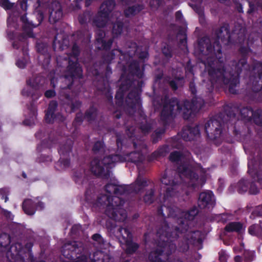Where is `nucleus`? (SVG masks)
I'll return each instance as SVG.
<instances>
[{
  "instance_id": "864d4df0",
  "label": "nucleus",
  "mask_w": 262,
  "mask_h": 262,
  "mask_svg": "<svg viewBox=\"0 0 262 262\" xmlns=\"http://www.w3.org/2000/svg\"><path fill=\"white\" fill-rule=\"evenodd\" d=\"M155 2H156L157 4H158V0H155ZM154 3H155V1H153V2H150V5H151V7H155V6H156L155 5Z\"/></svg>"
},
{
  "instance_id": "1a4fd4ad",
  "label": "nucleus",
  "mask_w": 262,
  "mask_h": 262,
  "mask_svg": "<svg viewBox=\"0 0 262 262\" xmlns=\"http://www.w3.org/2000/svg\"><path fill=\"white\" fill-rule=\"evenodd\" d=\"M178 172L180 177L182 179H184V181L186 183H188L189 185L194 186L199 183L200 180H199L197 175L192 171L187 164L180 165L178 167Z\"/></svg>"
},
{
  "instance_id": "c03bdc74",
  "label": "nucleus",
  "mask_w": 262,
  "mask_h": 262,
  "mask_svg": "<svg viewBox=\"0 0 262 262\" xmlns=\"http://www.w3.org/2000/svg\"><path fill=\"white\" fill-rule=\"evenodd\" d=\"M38 18L39 24H40V22L42 21V20L43 18V15L41 12H38Z\"/></svg>"
},
{
  "instance_id": "4d7b16f0",
  "label": "nucleus",
  "mask_w": 262,
  "mask_h": 262,
  "mask_svg": "<svg viewBox=\"0 0 262 262\" xmlns=\"http://www.w3.org/2000/svg\"><path fill=\"white\" fill-rule=\"evenodd\" d=\"M142 128V130L144 132V133H146V132H147L148 129H149V127H148L147 129H145L144 128H143V127H141Z\"/></svg>"
},
{
  "instance_id": "412c9836",
  "label": "nucleus",
  "mask_w": 262,
  "mask_h": 262,
  "mask_svg": "<svg viewBox=\"0 0 262 262\" xmlns=\"http://www.w3.org/2000/svg\"><path fill=\"white\" fill-rule=\"evenodd\" d=\"M147 181L143 178L139 176L135 184L134 191L136 192L140 191L143 187L146 185Z\"/></svg>"
},
{
  "instance_id": "603ef678",
  "label": "nucleus",
  "mask_w": 262,
  "mask_h": 262,
  "mask_svg": "<svg viewBox=\"0 0 262 262\" xmlns=\"http://www.w3.org/2000/svg\"><path fill=\"white\" fill-rule=\"evenodd\" d=\"M0 193L2 194H3V193L7 194V190L5 189H1V190H0Z\"/></svg>"
},
{
  "instance_id": "37998d69",
  "label": "nucleus",
  "mask_w": 262,
  "mask_h": 262,
  "mask_svg": "<svg viewBox=\"0 0 262 262\" xmlns=\"http://www.w3.org/2000/svg\"><path fill=\"white\" fill-rule=\"evenodd\" d=\"M75 262H87V258L85 256H82L81 258H78Z\"/></svg>"
},
{
  "instance_id": "39448f33",
  "label": "nucleus",
  "mask_w": 262,
  "mask_h": 262,
  "mask_svg": "<svg viewBox=\"0 0 262 262\" xmlns=\"http://www.w3.org/2000/svg\"><path fill=\"white\" fill-rule=\"evenodd\" d=\"M9 243V237L7 234L2 235L0 236V244L4 248L5 252L8 258L10 260L24 259L25 250L23 249L21 244L17 243L9 248L8 246Z\"/></svg>"
},
{
  "instance_id": "f257e3e1",
  "label": "nucleus",
  "mask_w": 262,
  "mask_h": 262,
  "mask_svg": "<svg viewBox=\"0 0 262 262\" xmlns=\"http://www.w3.org/2000/svg\"><path fill=\"white\" fill-rule=\"evenodd\" d=\"M120 186L114 184H108L105 186L106 191L109 194L103 195L99 198V203L106 205V213L111 218L119 221H123L126 217L125 210L121 208L118 203H120V199L118 197L112 198L110 194L113 193L117 194L120 189Z\"/></svg>"
},
{
  "instance_id": "5701e85b",
  "label": "nucleus",
  "mask_w": 262,
  "mask_h": 262,
  "mask_svg": "<svg viewBox=\"0 0 262 262\" xmlns=\"http://www.w3.org/2000/svg\"><path fill=\"white\" fill-rule=\"evenodd\" d=\"M40 79L39 77L33 78L28 82V84L32 89H36L40 82Z\"/></svg>"
},
{
  "instance_id": "c85d7f7f",
  "label": "nucleus",
  "mask_w": 262,
  "mask_h": 262,
  "mask_svg": "<svg viewBox=\"0 0 262 262\" xmlns=\"http://www.w3.org/2000/svg\"><path fill=\"white\" fill-rule=\"evenodd\" d=\"M0 6L5 9H10L13 6V4L9 2V0H0Z\"/></svg>"
},
{
  "instance_id": "2f4dec72",
  "label": "nucleus",
  "mask_w": 262,
  "mask_h": 262,
  "mask_svg": "<svg viewBox=\"0 0 262 262\" xmlns=\"http://www.w3.org/2000/svg\"><path fill=\"white\" fill-rule=\"evenodd\" d=\"M35 115H36V112H35V111H33V112L32 113V116H31V117L30 122H28V120H26L24 121V123L28 125H31L32 124H33L34 123V121H35Z\"/></svg>"
},
{
  "instance_id": "c756f323",
  "label": "nucleus",
  "mask_w": 262,
  "mask_h": 262,
  "mask_svg": "<svg viewBox=\"0 0 262 262\" xmlns=\"http://www.w3.org/2000/svg\"><path fill=\"white\" fill-rule=\"evenodd\" d=\"M20 4L21 9L24 11H26L27 10V7L28 5H30L32 2L31 0H19Z\"/></svg>"
},
{
  "instance_id": "13d9d810",
  "label": "nucleus",
  "mask_w": 262,
  "mask_h": 262,
  "mask_svg": "<svg viewBox=\"0 0 262 262\" xmlns=\"http://www.w3.org/2000/svg\"><path fill=\"white\" fill-rule=\"evenodd\" d=\"M229 91L231 93H235L234 90L232 89V88H231V85H230V88H229Z\"/></svg>"
},
{
  "instance_id": "cd10ccee",
  "label": "nucleus",
  "mask_w": 262,
  "mask_h": 262,
  "mask_svg": "<svg viewBox=\"0 0 262 262\" xmlns=\"http://www.w3.org/2000/svg\"><path fill=\"white\" fill-rule=\"evenodd\" d=\"M154 192L152 190L148 191L144 198V200L146 203L150 204L152 202Z\"/></svg>"
},
{
  "instance_id": "b1692460",
  "label": "nucleus",
  "mask_w": 262,
  "mask_h": 262,
  "mask_svg": "<svg viewBox=\"0 0 262 262\" xmlns=\"http://www.w3.org/2000/svg\"><path fill=\"white\" fill-rule=\"evenodd\" d=\"M142 9V7H129L128 9L125 10V14L126 16H129L130 15H133L137 12H139L140 10Z\"/></svg>"
},
{
  "instance_id": "3c124183",
  "label": "nucleus",
  "mask_w": 262,
  "mask_h": 262,
  "mask_svg": "<svg viewBox=\"0 0 262 262\" xmlns=\"http://www.w3.org/2000/svg\"><path fill=\"white\" fill-rule=\"evenodd\" d=\"M235 260L236 262H240L241 260V257L240 256H237L235 257Z\"/></svg>"
},
{
  "instance_id": "052dcab7",
  "label": "nucleus",
  "mask_w": 262,
  "mask_h": 262,
  "mask_svg": "<svg viewBox=\"0 0 262 262\" xmlns=\"http://www.w3.org/2000/svg\"><path fill=\"white\" fill-rule=\"evenodd\" d=\"M2 198H3H3H4V199H5V202H6L7 201V200H8V198H7V196H6L4 198V195H3V196H2Z\"/></svg>"
},
{
  "instance_id": "72a5a7b5",
  "label": "nucleus",
  "mask_w": 262,
  "mask_h": 262,
  "mask_svg": "<svg viewBox=\"0 0 262 262\" xmlns=\"http://www.w3.org/2000/svg\"><path fill=\"white\" fill-rule=\"evenodd\" d=\"M89 18V15L88 13L84 14L83 16H80L79 17V22L81 24H83L85 22L88 18Z\"/></svg>"
},
{
  "instance_id": "f704fd0d",
  "label": "nucleus",
  "mask_w": 262,
  "mask_h": 262,
  "mask_svg": "<svg viewBox=\"0 0 262 262\" xmlns=\"http://www.w3.org/2000/svg\"><path fill=\"white\" fill-rule=\"evenodd\" d=\"M188 133H190V134H191V132L189 130H184L183 132V133H182V137L185 140H189L190 139V138H189L187 136V134Z\"/></svg>"
},
{
  "instance_id": "423d86ee",
  "label": "nucleus",
  "mask_w": 262,
  "mask_h": 262,
  "mask_svg": "<svg viewBox=\"0 0 262 262\" xmlns=\"http://www.w3.org/2000/svg\"><path fill=\"white\" fill-rule=\"evenodd\" d=\"M115 6V2L113 0L102 4L100 8V11L96 17L94 24L99 28L103 27L105 25L108 20L111 18V12Z\"/></svg>"
},
{
  "instance_id": "f8f14e48",
  "label": "nucleus",
  "mask_w": 262,
  "mask_h": 262,
  "mask_svg": "<svg viewBox=\"0 0 262 262\" xmlns=\"http://www.w3.org/2000/svg\"><path fill=\"white\" fill-rule=\"evenodd\" d=\"M213 194L211 191L202 192L199 198V206L201 208H210L214 205Z\"/></svg>"
},
{
  "instance_id": "a19ab883",
  "label": "nucleus",
  "mask_w": 262,
  "mask_h": 262,
  "mask_svg": "<svg viewBox=\"0 0 262 262\" xmlns=\"http://www.w3.org/2000/svg\"><path fill=\"white\" fill-rule=\"evenodd\" d=\"M201 101L202 100L200 99L196 102L193 101V107L196 108H200L202 107L201 105Z\"/></svg>"
},
{
  "instance_id": "a18cd8bd",
  "label": "nucleus",
  "mask_w": 262,
  "mask_h": 262,
  "mask_svg": "<svg viewBox=\"0 0 262 262\" xmlns=\"http://www.w3.org/2000/svg\"><path fill=\"white\" fill-rule=\"evenodd\" d=\"M220 259L221 261H224L226 259V256L224 255V252H221L220 253Z\"/></svg>"
},
{
  "instance_id": "e433bc0d",
  "label": "nucleus",
  "mask_w": 262,
  "mask_h": 262,
  "mask_svg": "<svg viewBox=\"0 0 262 262\" xmlns=\"http://www.w3.org/2000/svg\"><path fill=\"white\" fill-rule=\"evenodd\" d=\"M102 147H103L102 143H101V142H97L95 144V145L93 147V150H95V151L98 150L100 149V148H101Z\"/></svg>"
},
{
  "instance_id": "0e129e2a",
  "label": "nucleus",
  "mask_w": 262,
  "mask_h": 262,
  "mask_svg": "<svg viewBox=\"0 0 262 262\" xmlns=\"http://www.w3.org/2000/svg\"><path fill=\"white\" fill-rule=\"evenodd\" d=\"M51 84H53V86H54V84L53 83V79L51 80Z\"/></svg>"
},
{
  "instance_id": "a878e982",
  "label": "nucleus",
  "mask_w": 262,
  "mask_h": 262,
  "mask_svg": "<svg viewBox=\"0 0 262 262\" xmlns=\"http://www.w3.org/2000/svg\"><path fill=\"white\" fill-rule=\"evenodd\" d=\"M169 159L171 161L177 162L179 160L183 159V157H182L179 152L175 151L171 153L169 156Z\"/></svg>"
},
{
  "instance_id": "bf43d9fd",
  "label": "nucleus",
  "mask_w": 262,
  "mask_h": 262,
  "mask_svg": "<svg viewBox=\"0 0 262 262\" xmlns=\"http://www.w3.org/2000/svg\"><path fill=\"white\" fill-rule=\"evenodd\" d=\"M163 52L165 54L166 56H170V53H167L164 51V50H163Z\"/></svg>"
},
{
  "instance_id": "6e6552de",
  "label": "nucleus",
  "mask_w": 262,
  "mask_h": 262,
  "mask_svg": "<svg viewBox=\"0 0 262 262\" xmlns=\"http://www.w3.org/2000/svg\"><path fill=\"white\" fill-rule=\"evenodd\" d=\"M78 50L76 46H74L73 48V55L69 57V67L68 72L69 74L66 75V78L69 77H79L81 75L82 70L79 67V65L77 62L76 56L78 55Z\"/></svg>"
},
{
  "instance_id": "58836bf2",
  "label": "nucleus",
  "mask_w": 262,
  "mask_h": 262,
  "mask_svg": "<svg viewBox=\"0 0 262 262\" xmlns=\"http://www.w3.org/2000/svg\"><path fill=\"white\" fill-rule=\"evenodd\" d=\"M26 63L27 61L26 60H18L16 62L17 66L20 68H24L26 66Z\"/></svg>"
},
{
  "instance_id": "4468645a",
  "label": "nucleus",
  "mask_w": 262,
  "mask_h": 262,
  "mask_svg": "<svg viewBox=\"0 0 262 262\" xmlns=\"http://www.w3.org/2000/svg\"><path fill=\"white\" fill-rule=\"evenodd\" d=\"M71 149L72 144L70 143L67 145L62 146L59 150L61 155L59 164L62 169L66 168L70 165V161L67 158L71 155Z\"/></svg>"
},
{
  "instance_id": "f03ea898",
  "label": "nucleus",
  "mask_w": 262,
  "mask_h": 262,
  "mask_svg": "<svg viewBox=\"0 0 262 262\" xmlns=\"http://www.w3.org/2000/svg\"><path fill=\"white\" fill-rule=\"evenodd\" d=\"M143 159L142 154L139 152H132L126 157H122L119 155L104 158L102 161L95 159L91 162V169L94 174L97 176H102L107 174V169L111 168L114 163L122 162L125 161H130L133 162L141 161Z\"/></svg>"
},
{
  "instance_id": "6ab92c4d",
  "label": "nucleus",
  "mask_w": 262,
  "mask_h": 262,
  "mask_svg": "<svg viewBox=\"0 0 262 262\" xmlns=\"http://www.w3.org/2000/svg\"><path fill=\"white\" fill-rule=\"evenodd\" d=\"M34 206V202L30 199L26 200L23 203V209L25 212L29 215H32L34 213L35 211L33 209H30Z\"/></svg>"
},
{
  "instance_id": "338daca9",
  "label": "nucleus",
  "mask_w": 262,
  "mask_h": 262,
  "mask_svg": "<svg viewBox=\"0 0 262 262\" xmlns=\"http://www.w3.org/2000/svg\"><path fill=\"white\" fill-rule=\"evenodd\" d=\"M177 237V234H175L174 236H173L174 238H176Z\"/></svg>"
},
{
  "instance_id": "7c9ffc66",
  "label": "nucleus",
  "mask_w": 262,
  "mask_h": 262,
  "mask_svg": "<svg viewBox=\"0 0 262 262\" xmlns=\"http://www.w3.org/2000/svg\"><path fill=\"white\" fill-rule=\"evenodd\" d=\"M259 192L258 189L256 187V186L253 184H250V188H249V192L252 194H257Z\"/></svg>"
},
{
  "instance_id": "e2e57ef3",
  "label": "nucleus",
  "mask_w": 262,
  "mask_h": 262,
  "mask_svg": "<svg viewBox=\"0 0 262 262\" xmlns=\"http://www.w3.org/2000/svg\"><path fill=\"white\" fill-rule=\"evenodd\" d=\"M21 19L22 20V21H23L25 22V16H23V17L21 18Z\"/></svg>"
},
{
  "instance_id": "49530a36",
  "label": "nucleus",
  "mask_w": 262,
  "mask_h": 262,
  "mask_svg": "<svg viewBox=\"0 0 262 262\" xmlns=\"http://www.w3.org/2000/svg\"><path fill=\"white\" fill-rule=\"evenodd\" d=\"M248 167H249L248 172L250 174L252 175V176H253V173L254 172V170L253 169L252 166L251 165V164L249 163L248 164Z\"/></svg>"
},
{
  "instance_id": "7ed1b4c3",
  "label": "nucleus",
  "mask_w": 262,
  "mask_h": 262,
  "mask_svg": "<svg viewBox=\"0 0 262 262\" xmlns=\"http://www.w3.org/2000/svg\"><path fill=\"white\" fill-rule=\"evenodd\" d=\"M169 228L165 227L164 230H160L158 233L159 234V239L158 247L159 248H162L163 250L159 251L152 252L149 255V259L153 262H158V256L162 252H165L167 254H169L176 249V246L173 244L168 242V238L171 236L168 235Z\"/></svg>"
},
{
  "instance_id": "774afa93",
  "label": "nucleus",
  "mask_w": 262,
  "mask_h": 262,
  "mask_svg": "<svg viewBox=\"0 0 262 262\" xmlns=\"http://www.w3.org/2000/svg\"><path fill=\"white\" fill-rule=\"evenodd\" d=\"M23 177H24L25 178H26V175L25 173H24V174H23Z\"/></svg>"
},
{
  "instance_id": "c9c22d12",
  "label": "nucleus",
  "mask_w": 262,
  "mask_h": 262,
  "mask_svg": "<svg viewBox=\"0 0 262 262\" xmlns=\"http://www.w3.org/2000/svg\"><path fill=\"white\" fill-rule=\"evenodd\" d=\"M68 105H70V107H71V111H74L75 108L78 107L80 105V103L79 102L76 101L75 102V106L73 104V101H70L68 102Z\"/></svg>"
},
{
  "instance_id": "09e8293b",
  "label": "nucleus",
  "mask_w": 262,
  "mask_h": 262,
  "mask_svg": "<svg viewBox=\"0 0 262 262\" xmlns=\"http://www.w3.org/2000/svg\"><path fill=\"white\" fill-rule=\"evenodd\" d=\"M28 90L26 89H25L24 90H23V91L22 92L23 94L24 95H26V96L30 95V94L28 93Z\"/></svg>"
},
{
  "instance_id": "8fccbe9b",
  "label": "nucleus",
  "mask_w": 262,
  "mask_h": 262,
  "mask_svg": "<svg viewBox=\"0 0 262 262\" xmlns=\"http://www.w3.org/2000/svg\"><path fill=\"white\" fill-rule=\"evenodd\" d=\"M181 16H182V14H181V12H177L176 13V17H177V18H178V19H180V18H181Z\"/></svg>"
},
{
  "instance_id": "9d476101",
  "label": "nucleus",
  "mask_w": 262,
  "mask_h": 262,
  "mask_svg": "<svg viewBox=\"0 0 262 262\" xmlns=\"http://www.w3.org/2000/svg\"><path fill=\"white\" fill-rule=\"evenodd\" d=\"M222 67V63L220 62L219 60H215L211 62L208 61L207 65L206 66V69L208 71V74L212 78H221L224 80L225 83H227L225 79L226 73H224V70H221V68Z\"/></svg>"
},
{
  "instance_id": "ea45409f",
  "label": "nucleus",
  "mask_w": 262,
  "mask_h": 262,
  "mask_svg": "<svg viewBox=\"0 0 262 262\" xmlns=\"http://www.w3.org/2000/svg\"><path fill=\"white\" fill-rule=\"evenodd\" d=\"M55 95V92L53 90H49L46 92L45 96L47 98H51Z\"/></svg>"
},
{
  "instance_id": "0eeeda50",
  "label": "nucleus",
  "mask_w": 262,
  "mask_h": 262,
  "mask_svg": "<svg viewBox=\"0 0 262 262\" xmlns=\"http://www.w3.org/2000/svg\"><path fill=\"white\" fill-rule=\"evenodd\" d=\"M116 236L127 253H133L138 248V245L132 242V235L127 229L119 228L116 232Z\"/></svg>"
},
{
  "instance_id": "5fc2aeb1",
  "label": "nucleus",
  "mask_w": 262,
  "mask_h": 262,
  "mask_svg": "<svg viewBox=\"0 0 262 262\" xmlns=\"http://www.w3.org/2000/svg\"><path fill=\"white\" fill-rule=\"evenodd\" d=\"M43 203L41 202L38 203V207L40 208V209H42L43 208Z\"/></svg>"
},
{
  "instance_id": "2eb2a0df",
  "label": "nucleus",
  "mask_w": 262,
  "mask_h": 262,
  "mask_svg": "<svg viewBox=\"0 0 262 262\" xmlns=\"http://www.w3.org/2000/svg\"><path fill=\"white\" fill-rule=\"evenodd\" d=\"M171 179V177L164 174L161 179L162 184L167 186L166 188V195L167 196L171 195L172 194L171 191L172 190L176 188L177 184L178 182V181L176 182H174Z\"/></svg>"
},
{
  "instance_id": "79ce46f5",
  "label": "nucleus",
  "mask_w": 262,
  "mask_h": 262,
  "mask_svg": "<svg viewBox=\"0 0 262 262\" xmlns=\"http://www.w3.org/2000/svg\"><path fill=\"white\" fill-rule=\"evenodd\" d=\"M93 239L94 241H98L100 242L102 241V238L99 234H96L93 235Z\"/></svg>"
},
{
  "instance_id": "aec40b11",
  "label": "nucleus",
  "mask_w": 262,
  "mask_h": 262,
  "mask_svg": "<svg viewBox=\"0 0 262 262\" xmlns=\"http://www.w3.org/2000/svg\"><path fill=\"white\" fill-rule=\"evenodd\" d=\"M99 37L97 38V42L101 44V46L100 47V48L107 49L110 47L112 44V41L109 40L108 42L106 43L105 40L103 39V37L105 36V33L101 31H99Z\"/></svg>"
},
{
  "instance_id": "69168bd1",
  "label": "nucleus",
  "mask_w": 262,
  "mask_h": 262,
  "mask_svg": "<svg viewBox=\"0 0 262 262\" xmlns=\"http://www.w3.org/2000/svg\"><path fill=\"white\" fill-rule=\"evenodd\" d=\"M235 82L236 83H238V80L237 79H235Z\"/></svg>"
},
{
  "instance_id": "4be33fe9",
  "label": "nucleus",
  "mask_w": 262,
  "mask_h": 262,
  "mask_svg": "<svg viewBox=\"0 0 262 262\" xmlns=\"http://www.w3.org/2000/svg\"><path fill=\"white\" fill-rule=\"evenodd\" d=\"M249 233L252 235L262 236V228L258 225H253L249 228Z\"/></svg>"
},
{
  "instance_id": "20e7f679",
  "label": "nucleus",
  "mask_w": 262,
  "mask_h": 262,
  "mask_svg": "<svg viewBox=\"0 0 262 262\" xmlns=\"http://www.w3.org/2000/svg\"><path fill=\"white\" fill-rule=\"evenodd\" d=\"M191 104L188 101L180 103L177 99H172L164 105L162 115L165 116L182 113L187 119L191 112Z\"/></svg>"
},
{
  "instance_id": "393cba45",
  "label": "nucleus",
  "mask_w": 262,
  "mask_h": 262,
  "mask_svg": "<svg viewBox=\"0 0 262 262\" xmlns=\"http://www.w3.org/2000/svg\"><path fill=\"white\" fill-rule=\"evenodd\" d=\"M122 24L121 22L117 23L115 24L113 29V33L114 34L118 35L120 34L122 32Z\"/></svg>"
},
{
  "instance_id": "9b49d317",
  "label": "nucleus",
  "mask_w": 262,
  "mask_h": 262,
  "mask_svg": "<svg viewBox=\"0 0 262 262\" xmlns=\"http://www.w3.org/2000/svg\"><path fill=\"white\" fill-rule=\"evenodd\" d=\"M205 130L209 138L215 139L221 134V126L216 120H210L205 124Z\"/></svg>"
},
{
  "instance_id": "4c0bfd02",
  "label": "nucleus",
  "mask_w": 262,
  "mask_h": 262,
  "mask_svg": "<svg viewBox=\"0 0 262 262\" xmlns=\"http://www.w3.org/2000/svg\"><path fill=\"white\" fill-rule=\"evenodd\" d=\"M177 81H171L170 82V86H171V88L174 89V90H176L178 88V85L179 84H178V82L180 81V79H176V80Z\"/></svg>"
},
{
  "instance_id": "a211bd4d",
  "label": "nucleus",
  "mask_w": 262,
  "mask_h": 262,
  "mask_svg": "<svg viewBox=\"0 0 262 262\" xmlns=\"http://www.w3.org/2000/svg\"><path fill=\"white\" fill-rule=\"evenodd\" d=\"M243 229L242 225L238 222H232L228 224L226 227V230L228 231H235L241 232Z\"/></svg>"
},
{
  "instance_id": "6e6d98bb",
  "label": "nucleus",
  "mask_w": 262,
  "mask_h": 262,
  "mask_svg": "<svg viewBox=\"0 0 262 262\" xmlns=\"http://www.w3.org/2000/svg\"><path fill=\"white\" fill-rule=\"evenodd\" d=\"M27 35H28V37H33V35H32V33H31V32L30 31H29L27 33Z\"/></svg>"
},
{
  "instance_id": "bb28decb",
  "label": "nucleus",
  "mask_w": 262,
  "mask_h": 262,
  "mask_svg": "<svg viewBox=\"0 0 262 262\" xmlns=\"http://www.w3.org/2000/svg\"><path fill=\"white\" fill-rule=\"evenodd\" d=\"M249 183L245 180H242L238 183V187L241 192L246 191L248 189Z\"/></svg>"
},
{
  "instance_id": "680f3d73",
  "label": "nucleus",
  "mask_w": 262,
  "mask_h": 262,
  "mask_svg": "<svg viewBox=\"0 0 262 262\" xmlns=\"http://www.w3.org/2000/svg\"><path fill=\"white\" fill-rule=\"evenodd\" d=\"M182 43H183L184 46H185V45H186V41H185V39H184V40L182 41Z\"/></svg>"
},
{
  "instance_id": "473e14b6",
  "label": "nucleus",
  "mask_w": 262,
  "mask_h": 262,
  "mask_svg": "<svg viewBox=\"0 0 262 262\" xmlns=\"http://www.w3.org/2000/svg\"><path fill=\"white\" fill-rule=\"evenodd\" d=\"M94 256H99V258L100 257H102V258H101L102 262H109L107 260V259H108V255H105V256L103 255V254L101 252H97L95 253Z\"/></svg>"
},
{
  "instance_id": "f3484780",
  "label": "nucleus",
  "mask_w": 262,
  "mask_h": 262,
  "mask_svg": "<svg viewBox=\"0 0 262 262\" xmlns=\"http://www.w3.org/2000/svg\"><path fill=\"white\" fill-rule=\"evenodd\" d=\"M56 106V102L52 101L50 102L46 115V120L48 122H51L53 120V112Z\"/></svg>"
},
{
  "instance_id": "dca6fc26",
  "label": "nucleus",
  "mask_w": 262,
  "mask_h": 262,
  "mask_svg": "<svg viewBox=\"0 0 262 262\" xmlns=\"http://www.w3.org/2000/svg\"><path fill=\"white\" fill-rule=\"evenodd\" d=\"M241 114L244 118L247 119L248 120H253L254 121L258 124H261L262 122H259L257 120L256 117L257 114L254 113L252 110L248 107L243 108L241 111Z\"/></svg>"
},
{
  "instance_id": "de8ad7c7",
  "label": "nucleus",
  "mask_w": 262,
  "mask_h": 262,
  "mask_svg": "<svg viewBox=\"0 0 262 262\" xmlns=\"http://www.w3.org/2000/svg\"><path fill=\"white\" fill-rule=\"evenodd\" d=\"M4 214L6 216V217L10 219L11 216V213L9 211H4Z\"/></svg>"
},
{
  "instance_id": "ddd939ff",
  "label": "nucleus",
  "mask_w": 262,
  "mask_h": 262,
  "mask_svg": "<svg viewBox=\"0 0 262 262\" xmlns=\"http://www.w3.org/2000/svg\"><path fill=\"white\" fill-rule=\"evenodd\" d=\"M49 21L55 23L61 19L62 16L60 4L57 2H53L50 6Z\"/></svg>"
}]
</instances>
